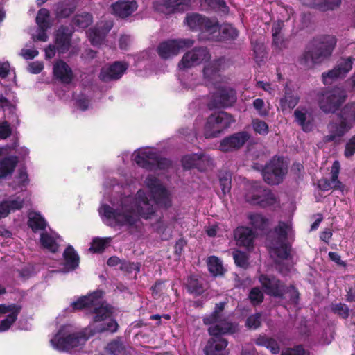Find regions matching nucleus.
<instances>
[{
    "label": "nucleus",
    "instance_id": "1",
    "mask_svg": "<svg viewBox=\"0 0 355 355\" xmlns=\"http://www.w3.org/2000/svg\"><path fill=\"white\" fill-rule=\"evenodd\" d=\"M347 95L340 87L324 89L317 94L318 105L325 114H336V117L327 125L328 134L324 137L326 143L340 141L355 125V102H349L343 107Z\"/></svg>",
    "mask_w": 355,
    "mask_h": 355
},
{
    "label": "nucleus",
    "instance_id": "2",
    "mask_svg": "<svg viewBox=\"0 0 355 355\" xmlns=\"http://www.w3.org/2000/svg\"><path fill=\"white\" fill-rule=\"evenodd\" d=\"M155 213V209L150 204L148 198L142 189H139L136 195L134 202L130 205L122 207L117 211L112 208V220L121 226H125L130 232H138L141 227L142 218L148 220Z\"/></svg>",
    "mask_w": 355,
    "mask_h": 355
},
{
    "label": "nucleus",
    "instance_id": "3",
    "mask_svg": "<svg viewBox=\"0 0 355 355\" xmlns=\"http://www.w3.org/2000/svg\"><path fill=\"white\" fill-rule=\"evenodd\" d=\"M336 43L337 39L334 35H322L314 37L299 58L300 64L310 68L321 63L331 56Z\"/></svg>",
    "mask_w": 355,
    "mask_h": 355
},
{
    "label": "nucleus",
    "instance_id": "4",
    "mask_svg": "<svg viewBox=\"0 0 355 355\" xmlns=\"http://www.w3.org/2000/svg\"><path fill=\"white\" fill-rule=\"evenodd\" d=\"M336 43L337 39L334 35H322L314 37L299 58L300 64L310 68L321 63L331 56Z\"/></svg>",
    "mask_w": 355,
    "mask_h": 355
},
{
    "label": "nucleus",
    "instance_id": "5",
    "mask_svg": "<svg viewBox=\"0 0 355 355\" xmlns=\"http://www.w3.org/2000/svg\"><path fill=\"white\" fill-rule=\"evenodd\" d=\"M110 328L111 319H108L105 323L96 324L92 328H85L79 332L65 335L59 331L51 339V343L58 350L69 352L75 347L84 345L89 338L96 334L103 333Z\"/></svg>",
    "mask_w": 355,
    "mask_h": 355
},
{
    "label": "nucleus",
    "instance_id": "6",
    "mask_svg": "<svg viewBox=\"0 0 355 355\" xmlns=\"http://www.w3.org/2000/svg\"><path fill=\"white\" fill-rule=\"evenodd\" d=\"M105 293L96 290L87 295L80 297L71 304L75 310L89 309L94 314V322H100L108 319L111 315V307L102 302Z\"/></svg>",
    "mask_w": 355,
    "mask_h": 355
},
{
    "label": "nucleus",
    "instance_id": "7",
    "mask_svg": "<svg viewBox=\"0 0 355 355\" xmlns=\"http://www.w3.org/2000/svg\"><path fill=\"white\" fill-rule=\"evenodd\" d=\"M235 326L233 323H225L223 326L214 325L208 328V332L212 337L210 338L203 349L205 355H228L227 350L228 341L222 337L227 334L235 332Z\"/></svg>",
    "mask_w": 355,
    "mask_h": 355
},
{
    "label": "nucleus",
    "instance_id": "8",
    "mask_svg": "<svg viewBox=\"0 0 355 355\" xmlns=\"http://www.w3.org/2000/svg\"><path fill=\"white\" fill-rule=\"evenodd\" d=\"M245 200L250 205L265 209L279 203V197L261 182H254L248 188Z\"/></svg>",
    "mask_w": 355,
    "mask_h": 355
},
{
    "label": "nucleus",
    "instance_id": "9",
    "mask_svg": "<svg viewBox=\"0 0 355 355\" xmlns=\"http://www.w3.org/2000/svg\"><path fill=\"white\" fill-rule=\"evenodd\" d=\"M235 122L234 116L224 111L214 112L207 118L205 125V136L207 139L218 137L221 132L229 128Z\"/></svg>",
    "mask_w": 355,
    "mask_h": 355
},
{
    "label": "nucleus",
    "instance_id": "10",
    "mask_svg": "<svg viewBox=\"0 0 355 355\" xmlns=\"http://www.w3.org/2000/svg\"><path fill=\"white\" fill-rule=\"evenodd\" d=\"M287 171L284 157L275 156L262 168L261 174L267 184L277 185L282 182Z\"/></svg>",
    "mask_w": 355,
    "mask_h": 355
},
{
    "label": "nucleus",
    "instance_id": "11",
    "mask_svg": "<svg viewBox=\"0 0 355 355\" xmlns=\"http://www.w3.org/2000/svg\"><path fill=\"white\" fill-rule=\"evenodd\" d=\"M184 23L194 32L214 34L219 31V24L197 12L187 13Z\"/></svg>",
    "mask_w": 355,
    "mask_h": 355
},
{
    "label": "nucleus",
    "instance_id": "12",
    "mask_svg": "<svg viewBox=\"0 0 355 355\" xmlns=\"http://www.w3.org/2000/svg\"><path fill=\"white\" fill-rule=\"evenodd\" d=\"M194 40L190 38L173 39L162 42L157 47V53L164 60L177 55L180 51L191 47Z\"/></svg>",
    "mask_w": 355,
    "mask_h": 355
},
{
    "label": "nucleus",
    "instance_id": "13",
    "mask_svg": "<svg viewBox=\"0 0 355 355\" xmlns=\"http://www.w3.org/2000/svg\"><path fill=\"white\" fill-rule=\"evenodd\" d=\"M236 100L235 89L230 87H220L212 94L208 107L209 110L227 108L233 106Z\"/></svg>",
    "mask_w": 355,
    "mask_h": 355
},
{
    "label": "nucleus",
    "instance_id": "14",
    "mask_svg": "<svg viewBox=\"0 0 355 355\" xmlns=\"http://www.w3.org/2000/svg\"><path fill=\"white\" fill-rule=\"evenodd\" d=\"M146 187L149 189L155 202L159 207L168 208L171 205L166 189L160 180L153 175H148L145 180Z\"/></svg>",
    "mask_w": 355,
    "mask_h": 355
},
{
    "label": "nucleus",
    "instance_id": "15",
    "mask_svg": "<svg viewBox=\"0 0 355 355\" xmlns=\"http://www.w3.org/2000/svg\"><path fill=\"white\" fill-rule=\"evenodd\" d=\"M191 0H162L153 3L155 11L165 15L184 12L191 10Z\"/></svg>",
    "mask_w": 355,
    "mask_h": 355
},
{
    "label": "nucleus",
    "instance_id": "16",
    "mask_svg": "<svg viewBox=\"0 0 355 355\" xmlns=\"http://www.w3.org/2000/svg\"><path fill=\"white\" fill-rule=\"evenodd\" d=\"M210 57L209 51L207 47H195L184 54L178 67L182 70L190 69L199 65L203 61L209 60Z\"/></svg>",
    "mask_w": 355,
    "mask_h": 355
},
{
    "label": "nucleus",
    "instance_id": "17",
    "mask_svg": "<svg viewBox=\"0 0 355 355\" xmlns=\"http://www.w3.org/2000/svg\"><path fill=\"white\" fill-rule=\"evenodd\" d=\"M250 135L247 131H240L223 138L219 145L222 152L229 153L239 150L250 139Z\"/></svg>",
    "mask_w": 355,
    "mask_h": 355
},
{
    "label": "nucleus",
    "instance_id": "18",
    "mask_svg": "<svg viewBox=\"0 0 355 355\" xmlns=\"http://www.w3.org/2000/svg\"><path fill=\"white\" fill-rule=\"evenodd\" d=\"M354 61V58L351 56L342 58L333 69L322 73V77L324 84L329 85L335 79L345 77L352 69Z\"/></svg>",
    "mask_w": 355,
    "mask_h": 355
},
{
    "label": "nucleus",
    "instance_id": "19",
    "mask_svg": "<svg viewBox=\"0 0 355 355\" xmlns=\"http://www.w3.org/2000/svg\"><path fill=\"white\" fill-rule=\"evenodd\" d=\"M265 293L270 296L283 299V292L285 284L275 276L261 275L259 277Z\"/></svg>",
    "mask_w": 355,
    "mask_h": 355
},
{
    "label": "nucleus",
    "instance_id": "20",
    "mask_svg": "<svg viewBox=\"0 0 355 355\" xmlns=\"http://www.w3.org/2000/svg\"><path fill=\"white\" fill-rule=\"evenodd\" d=\"M73 31L69 26L61 25L55 32V44L59 53L67 52L71 46Z\"/></svg>",
    "mask_w": 355,
    "mask_h": 355
},
{
    "label": "nucleus",
    "instance_id": "21",
    "mask_svg": "<svg viewBox=\"0 0 355 355\" xmlns=\"http://www.w3.org/2000/svg\"><path fill=\"white\" fill-rule=\"evenodd\" d=\"M340 173V163L338 161L334 162L331 168V179H321L318 181V187L321 191H329L330 189L340 190L343 185L338 180Z\"/></svg>",
    "mask_w": 355,
    "mask_h": 355
},
{
    "label": "nucleus",
    "instance_id": "22",
    "mask_svg": "<svg viewBox=\"0 0 355 355\" xmlns=\"http://www.w3.org/2000/svg\"><path fill=\"white\" fill-rule=\"evenodd\" d=\"M53 74L55 79L64 84H70L74 78L71 68L61 59L53 64Z\"/></svg>",
    "mask_w": 355,
    "mask_h": 355
},
{
    "label": "nucleus",
    "instance_id": "23",
    "mask_svg": "<svg viewBox=\"0 0 355 355\" xmlns=\"http://www.w3.org/2000/svg\"><path fill=\"white\" fill-rule=\"evenodd\" d=\"M138 8L135 0H119L112 3V13L121 19L131 16Z\"/></svg>",
    "mask_w": 355,
    "mask_h": 355
},
{
    "label": "nucleus",
    "instance_id": "24",
    "mask_svg": "<svg viewBox=\"0 0 355 355\" xmlns=\"http://www.w3.org/2000/svg\"><path fill=\"white\" fill-rule=\"evenodd\" d=\"M184 286L189 294L198 297L202 295L206 291L205 284L203 279L198 275L192 274L185 279Z\"/></svg>",
    "mask_w": 355,
    "mask_h": 355
},
{
    "label": "nucleus",
    "instance_id": "25",
    "mask_svg": "<svg viewBox=\"0 0 355 355\" xmlns=\"http://www.w3.org/2000/svg\"><path fill=\"white\" fill-rule=\"evenodd\" d=\"M78 6L76 0H62L55 4V15L56 19H62L69 17L75 12Z\"/></svg>",
    "mask_w": 355,
    "mask_h": 355
},
{
    "label": "nucleus",
    "instance_id": "26",
    "mask_svg": "<svg viewBox=\"0 0 355 355\" xmlns=\"http://www.w3.org/2000/svg\"><path fill=\"white\" fill-rule=\"evenodd\" d=\"M234 237L237 245L248 248L253 244L254 233L250 227H239L234 230Z\"/></svg>",
    "mask_w": 355,
    "mask_h": 355
},
{
    "label": "nucleus",
    "instance_id": "27",
    "mask_svg": "<svg viewBox=\"0 0 355 355\" xmlns=\"http://www.w3.org/2000/svg\"><path fill=\"white\" fill-rule=\"evenodd\" d=\"M155 151L143 150L135 155L134 161L139 167L148 171H153V159H155Z\"/></svg>",
    "mask_w": 355,
    "mask_h": 355
},
{
    "label": "nucleus",
    "instance_id": "28",
    "mask_svg": "<svg viewBox=\"0 0 355 355\" xmlns=\"http://www.w3.org/2000/svg\"><path fill=\"white\" fill-rule=\"evenodd\" d=\"M300 97L295 94L293 90L287 85L284 88V94L279 100V106L282 110L293 109L299 103Z\"/></svg>",
    "mask_w": 355,
    "mask_h": 355
},
{
    "label": "nucleus",
    "instance_id": "29",
    "mask_svg": "<svg viewBox=\"0 0 355 355\" xmlns=\"http://www.w3.org/2000/svg\"><path fill=\"white\" fill-rule=\"evenodd\" d=\"M223 63V58L214 60L208 63L203 69L204 78L210 82L216 80L219 76V71Z\"/></svg>",
    "mask_w": 355,
    "mask_h": 355
},
{
    "label": "nucleus",
    "instance_id": "30",
    "mask_svg": "<svg viewBox=\"0 0 355 355\" xmlns=\"http://www.w3.org/2000/svg\"><path fill=\"white\" fill-rule=\"evenodd\" d=\"M64 267L69 270H76L80 263V257L73 247L68 245L64 252Z\"/></svg>",
    "mask_w": 355,
    "mask_h": 355
},
{
    "label": "nucleus",
    "instance_id": "31",
    "mask_svg": "<svg viewBox=\"0 0 355 355\" xmlns=\"http://www.w3.org/2000/svg\"><path fill=\"white\" fill-rule=\"evenodd\" d=\"M10 309L12 311H9L8 315L0 323V332L8 331L17 321L21 310V306L17 304H11Z\"/></svg>",
    "mask_w": 355,
    "mask_h": 355
},
{
    "label": "nucleus",
    "instance_id": "32",
    "mask_svg": "<svg viewBox=\"0 0 355 355\" xmlns=\"http://www.w3.org/2000/svg\"><path fill=\"white\" fill-rule=\"evenodd\" d=\"M19 162L17 156L6 157L0 160V179L11 175Z\"/></svg>",
    "mask_w": 355,
    "mask_h": 355
},
{
    "label": "nucleus",
    "instance_id": "33",
    "mask_svg": "<svg viewBox=\"0 0 355 355\" xmlns=\"http://www.w3.org/2000/svg\"><path fill=\"white\" fill-rule=\"evenodd\" d=\"M28 225L33 232L44 230L47 223L44 218L38 212H32L28 214Z\"/></svg>",
    "mask_w": 355,
    "mask_h": 355
},
{
    "label": "nucleus",
    "instance_id": "34",
    "mask_svg": "<svg viewBox=\"0 0 355 355\" xmlns=\"http://www.w3.org/2000/svg\"><path fill=\"white\" fill-rule=\"evenodd\" d=\"M111 243V237H94L90 243L89 251L94 254H101Z\"/></svg>",
    "mask_w": 355,
    "mask_h": 355
},
{
    "label": "nucleus",
    "instance_id": "35",
    "mask_svg": "<svg viewBox=\"0 0 355 355\" xmlns=\"http://www.w3.org/2000/svg\"><path fill=\"white\" fill-rule=\"evenodd\" d=\"M93 21L92 15L89 12L76 14L71 19V24L73 27L85 29L92 24Z\"/></svg>",
    "mask_w": 355,
    "mask_h": 355
},
{
    "label": "nucleus",
    "instance_id": "36",
    "mask_svg": "<svg viewBox=\"0 0 355 355\" xmlns=\"http://www.w3.org/2000/svg\"><path fill=\"white\" fill-rule=\"evenodd\" d=\"M295 121L302 128L303 131L308 132L312 130L313 124L307 120V113L305 109L297 108L294 112Z\"/></svg>",
    "mask_w": 355,
    "mask_h": 355
},
{
    "label": "nucleus",
    "instance_id": "37",
    "mask_svg": "<svg viewBox=\"0 0 355 355\" xmlns=\"http://www.w3.org/2000/svg\"><path fill=\"white\" fill-rule=\"evenodd\" d=\"M341 3V0H313L309 6L311 8L325 12L333 10L338 8Z\"/></svg>",
    "mask_w": 355,
    "mask_h": 355
},
{
    "label": "nucleus",
    "instance_id": "38",
    "mask_svg": "<svg viewBox=\"0 0 355 355\" xmlns=\"http://www.w3.org/2000/svg\"><path fill=\"white\" fill-rule=\"evenodd\" d=\"M207 266L210 273L215 277L223 275L225 272L220 259L216 256H211L208 258Z\"/></svg>",
    "mask_w": 355,
    "mask_h": 355
},
{
    "label": "nucleus",
    "instance_id": "39",
    "mask_svg": "<svg viewBox=\"0 0 355 355\" xmlns=\"http://www.w3.org/2000/svg\"><path fill=\"white\" fill-rule=\"evenodd\" d=\"M200 8L202 11L216 10L227 8L225 0H200Z\"/></svg>",
    "mask_w": 355,
    "mask_h": 355
},
{
    "label": "nucleus",
    "instance_id": "40",
    "mask_svg": "<svg viewBox=\"0 0 355 355\" xmlns=\"http://www.w3.org/2000/svg\"><path fill=\"white\" fill-rule=\"evenodd\" d=\"M203 157L202 154H191L184 155L182 159V165L185 170L198 168L199 162Z\"/></svg>",
    "mask_w": 355,
    "mask_h": 355
},
{
    "label": "nucleus",
    "instance_id": "41",
    "mask_svg": "<svg viewBox=\"0 0 355 355\" xmlns=\"http://www.w3.org/2000/svg\"><path fill=\"white\" fill-rule=\"evenodd\" d=\"M248 219L254 228L260 230H264L268 224V220L260 214H249Z\"/></svg>",
    "mask_w": 355,
    "mask_h": 355
},
{
    "label": "nucleus",
    "instance_id": "42",
    "mask_svg": "<svg viewBox=\"0 0 355 355\" xmlns=\"http://www.w3.org/2000/svg\"><path fill=\"white\" fill-rule=\"evenodd\" d=\"M239 31L231 24L224 25L220 32V36L224 41H234L239 36Z\"/></svg>",
    "mask_w": 355,
    "mask_h": 355
},
{
    "label": "nucleus",
    "instance_id": "43",
    "mask_svg": "<svg viewBox=\"0 0 355 355\" xmlns=\"http://www.w3.org/2000/svg\"><path fill=\"white\" fill-rule=\"evenodd\" d=\"M40 243L44 248L49 252L55 253L58 251V245L53 236L48 233H42L40 234Z\"/></svg>",
    "mask_w": 355,
    "mask_h": 355
},
{
    "label": "nucleus",
    "instance_id": "44",
    "mask_svg": "<svg viewBox=\"0 0 355 355\" xmlns=\"http://www.w3.org/2000/svg\"><path fill=\"white\" fill-rule=\"evenodd\" d=\"M203 323L205 325H220L223 326L225 323H231L226 320L223 315H219L216 312H212L209 315H207L203 318Z\"/></svg>",
    "mask_w": 355,
    "mask_h": 355
},
{
    "label": "nucleus",
    "instance_id": "45",
    "mask_svg": "<svg viewBox=\"0 0 355 355\" xmlns=\"http://www.w3.org/2000/svg\"><path fill=\"white\" fill-rule=\"evenodd\" d=\"M129 64L123 61L112 62V80L120 79L128 69Z\"/></svg>",
    "mask_w": 355,
    "mask_h": 355
},
{
    "label": "nucleus",
    "instance_id": "46",
    "mask_svg": "<svg viewBox=\"0 0 355 355\" xmlns=\"http://www.w3.org/2000/svg\"><path fill=\"white\" fill-rule=\"evenodd\" d=\"M280 244L274 249L277 257L283 260H287L291 256V245L286 241H279Z\"/></svg>",
    "mask_w": 355,
    "mask_h": 355
},
{
    "label": "nucleus",
    "instance_id": "47",
    "mask_svg": "<svg viewBox=\"0 0 355 355\" xmlns=\"http://www.w3.org/2000/svg\"><path fill=\"white\" fill-rule=\"evenodd\" d=\"M219 184L224 196L230 193L232 188L231 174L227 172L220 173L219 175Z\"/></svg>",
    "mask_w": 355,
    "mask_h": 355
},
{
    "label": "nucleus",
    "instance_id": "48",
    "mask_svg": "<svg viewBox=\"0 0 355 355\" xmlns=\"http://www.w3.org/2000/svg\"><path fill=\"white\" fill-rule=\"evenodd\" d=\"M331 311L342 319H347L349 315V309L344 303H336L331 305Z\"/></svg>",
    "mask_w": 355,
    "mask_h": 355
},
{
    "label": "nucleus",
    "instance_id": "49",
    "mask_svg": "<svg viewBox=\"0 0 355 355\" xmlns=\"http://www.w3.org/2000/svg\"><path fill=\"white\" fill-rule=\"evenodd\" d=\"M50 13L48 9L42 8H40L37 14L35 21L38 26L51 27V23L49 21Z\"/></svg>",
    "mask_w": 355,
    "mask_h": 355
},
{
    "label": "nucleus",
    "instance_id": "50",
    "mask_svg": "<svg viewBox=\"0 0 355 355\" xmlns=\"http://www.w3.org/2000/svg\"><path fill=\"white\" fill-rule=\"evenodd\" d=\"M286 294H288L289 300L291 302V303L294 304H297L298 303L300 299V293L294 285L291 284L287 286L285 284L284 287L283 299L285 298Z\"/></svg>",
    "mask_w": 355,
    "mask_h": 355
},
{
    "label": "nucleus",
    "instance_id": "51",
    "mask_svg": "<svg viewBox=\"0 0 355 355\" xmlns=\"http://www.w3.org/2000/svg\"><path fill=\"white\" fill-rule=\"evenodd\" d=\"M233 259L235 264L242 268L246 269L249 266L248 254L239 250H236L233 253Z\"/></svg>",
    "mask_w": 355,
    "mask_h": 355
},
{
    "label": "nucleus",
    "instance_id": "52",
    "mask_svg": "<svg viewBox=\"0 0 355 355\" xmlns=\"http://www.w3.org/2000/svg\"><path fill=\"white\" fill-rule=\"evenodd\" d=\"M155 159H153V170H166L171 166L172 163L170 159L160 157V155L157 152H155Z\"/></svg>",
    "mask_w": 355,
    "mask_h": 355
},
{
    "label": "nucleus",
    "instance_id": "53",
    "mask_svg": "<svg viewBox=\"0 0 355 355\" xmlns=\"http://www.w3.org/2000/svg\"><path fill=\"white\" fill-rule=\"evenodd\" d=\"M248 298L251 304L256 306L263 301L264 295L259 287H254L250 291Z\"/></svg>",
    "mask_w": 355,
    "mask_h": 355
},
{
    "label": "nucleus",
    "instance_id": "54",
    "mask_svg": "<svg viewBox=\"0 0 355 355\" xmlns=\"http://www.w3.org/2000/svg\"><path fill=\"white\" fill-rule=\"evenodd\" d=\"M254 131L261 135H266L269 132L268 125L259 119H254L252 123Z\"/></svg>",
    "mask_w": 355,
    "mask_h": 355
},
{
    "label": "nucleus",
    "instance_id": "55",
    "mask_svg": "<svg viewBox=\"0 0 355 355\" xmlns=\"http://www.w3.org/2000/svg\"><path fill=\"white\" fill-rule=\"evenodd\" d=\"M261 324V314L256 313L248 317L245 321V326L249 329H257Z\"/></svg>",
    "mask_w": 355,
    "mask_h": 355
},
{
    "label": "nucleus",
    "instance_id": "56",
    "mask_svg": "<svg viewBox=\"0 0 355 355\" xmlns=\"http://www.w3.org/2000/svg\"><path fill=\"white\" fill-rule=\"evenodd\" d=\"M98 213L103 221L108 226H111V207L106 204H102L98 209Z\"/></svg>",
    "mask_w": 355,
    "mask_h": 355
},
{
    "label": "nucleus",
    "instance_id": "57",
    "mask_svg": "<svg viewBox=\"0 0 355 355\" xmlns=\"http://www.w3.org/2000/svg\"><path fill=\"white\" fill-rule=\"evenodd\" d=\"M288 225L283 221H280L275 228V233L278 235L279 241H286L288 238Z\"/></svg>",
    "mask_w": 355,
    "mask_h": 355
},
{
    "label": "nucleus",
    "instance_id": "58",
    "mask_svg": "<svg viewBox=\"0 0 355 355\" xmlns=\"http://www.w3.org/2000/svg\"><path fill=\"white\" fill-rule=\"evenodd\" d=\"M89 37L92 44L97 45L101 44L104 36L99 28H94L89 30Z\"/></svg>",
    "mask_w": 355,
    "mask_h": 355
},
{
    "label": "nucleus",
    "instance_id": "59",
    "mask_svg": "<svg viewBox=\"0 0 355 355\" xmlns=\"http://www.w3.org/2000/svg\"><path fill=\"white\" fill-rule=\"evenodd\" d=\"M119 269L123 271L125 274H132L133 272H139V266L134 263L129 261H123L119 266Z\"/></svg>",
    "mask_w": 355,
    "mask_h": 355
},
{
    "label": "nucleus",
    "instance_id": "60",
    "mask_svg": "<svg viewBox=\"0 0 355 355\" xmlns=\"http://www.w3.org/2000/svg\"><path fill=\"white\" fill-rule=\"evenodd\" d=\"M281 355H310V352L306 350L302 345H297L293 348L286 349Z\"/></svg>",
    "mask_w": 355,
    "mask_h": 355
},
{
    "label": "nucleus",
    "instance_id": "61",
    "mask_svg": "<svg viewBox=\"0 0 355 355\" xmlns=\"http://www.w3.org/2000/svg\"><path fill=\"white\" fill-rule=\"evenodd\" d=\"M252 105L261 116H266L268 115L269 111L264 109L265 103L263 99L256 98L254 100Z\"/></svg>",
    "mask_w": 355,
    "mask_h": 355
},
{
    "label": "nucleus",
    "instance_id": "62",
    "mask_svg": "<svg viewBox=\"0 0 355 355\" xmlns=\"http://www.w3.org/2000/svg\"><path fill=\"white\" fill-rule=\"evenodd\" d=\"M355 154V135L346 143L344 155L346 157H350Z\"/></svg>",
    "mask_w": 355,
    "mask_h": 355
},
{
    "label": "nucleus",
    "instance_id": "63",
    "mask_svg": "<svg viewBox=\"0 0 355 355\" xmlns=\"http://www.w3.org/2000/svg\"><path fill=\"white\" fill-rule=\"evenodd\" d=\"M126 349L124 345L116 340H112V355H126Z\"/></svg>",
    "mask_w": 355,
    "mask_h": 355
},
{
    "label": "nucleus",
    "instance_id": "64",
    "mask_svg": "<svg viewBox=\"0 0 355 355\" xmlns=\"http://www.w3.org/2000/svg\"><path fill=\"white\" fill-rule=\"evenodd\" d=\"M6 201L8 203L10 211L20 210L23 207L24 204V200L21 199L20 197H17L14 200Z\"/></svg>",
    "mask_w": 355,
    "mask_h": 355
}]
</instances>
